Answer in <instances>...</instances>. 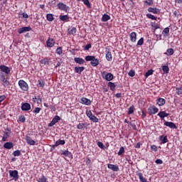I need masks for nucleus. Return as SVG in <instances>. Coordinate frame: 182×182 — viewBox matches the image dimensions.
Here are the masks:
<instances>
[{"label":"nucleus","instance_id":"nucleus-1","mask_svg":"<svg viewBox=\"0 0 182 182\" xmlns=\"http://www.w3.org/2000/svg\"><path fill=\"white\" fill-rule=\"evenodd\" d=\"M3 133L4 134L1 141H8L9 136H11V134H12V130L11 129V127H7L6 129H4Z\"/></svg>","mask_w":182,"mask_h":182},{"label":"nucleus","instance_id":"nucleus-2","mask_svg":"<svg viewBox=\"0 0 182 182\" xmlns=\"http://www.w3.org/2000/svg\"><path fill=\"white\" fill-rule=\"evenodd\" d=\"M18 86L23 92H28L29 90V85L23 80H18Z\"/></svg>","mask_w":182,"mask_h":182},{"label":"nucleus","instance_id":"nucleus-3","mask_svg":"<svg viewBox=\"0 0 182 182\" xmlns=\"http://www.w3.org/2000/svg\"><path fill=\"white\" fill-rule=\"evenodd\" d=\"M9 177L12 178V180H14V181H18L19 180V172L16 170H9Z\"/></svg>","mask_w":182,"mask_h":182},{"label":"nucleus","instance_id":"nucleus-4","mask_svg":"<svg viewBox=\"0 0 182 182\" xmlns=\"http://www.w3.org/2000/svg\"><path fill=\"white\" fill-rule=\"evenodd\" d=\"M102 75L103 79L107 80V82H110L113 80V79H114V75H113L112 73H107L106 74V71H104L103 73H102Z\"/></svg>","mask_w":182,"mask_h":182},{"label":"nucleus","instance_id":"nucleus-5","mask_svg":"<svg viewBox=\"0 0 182 182\" xmlns=\"http://www.w3.org/2000/svg\"><path fill=\"white\" fill-rule=\"evenodd\" d=\"M57 6L60 9V11H63L64 12H68L70 9V7L63 3H58L57 4Z\"/></svg>","mask_w":182,"mask_h":182},{"label":"nucleus","instance_id":"nucleus-6","mask_svg":"<svg viewBox=\"0 0 182 182\" xmlns=\"http://www.w3.org/2000/svg\"><path fill=\"white\" fill-rule=\"evenodd\" d=\"M148 113L150 116H153V114H156V113H159V108L153 105L152 107L148 108Z\"/></svg>","mask_w":182,"mask_h":182},{"label":"nucleus","instance_id":"nucleus-7","mask_svg":"<svg viewBox=\"0 0 182 182\" xmlns=\"http://www.w3.org/2000/svg\"><path fill=\"white\" fill-rule=\"evenodd\" d=\"M0 70L3 73H5V75H8L9 73H11V68L5 65H0Z\"/></svg>","mask_w":182,"mask_h":182},{"label":"nucleus","instance_id":"nucleus-8","mask_svg":"<svg viewBox=\"0 0 182 182\" xmlns=\"http://www.w3.org/2000/svg\"><path fill=\"white\" fill-rule=\"evenodd\" d=\"M21 109L22 112H29L31 110V104L28 102L21 103Z\"/></svg>","mask_w":182,"mask_h":182},{"label":"nucleus","instance_id":"nucleus-9","mask_svg":"<svg viewBox=\"0 0 182 182\" xmlns=\"http://www.w3.org/2000/svg\"><path fill=\"white\" fill-rule=\"evenodd\" d=\"M30 31H32V27L30 26L26 27H22L18 29V33L21 35L22 33H26V32H30Z\"/></svg>","mask_w":182,"mask_h":182},{"label":"nucleus","instance_id":"nucleus-10","mask_svg":"<svg viewBox=\"0 0 182 182\" xmlns=\"http://www.w3.org/2000/svg\"><path fill=\"white\" fill-rule=\"evenodd\" d=\"M55 43H56V41L50 37H49L46 41L47 48H53V46H55Z\"/></svg>","mask_w":182,"mask_h":182},{"label":"nucleus","instance_id":"nucleus-11","mask_svg":"<svg viewBox=\"0 0 182 182\" xmlns=\"http://www.w3.org/2000/svg\"><path fill=\"white\" fill-rule=\"evenodd\" d=\"M81 105H85V106H90L92 105V101L87 97H82L80 100Z\"/></svg>","mask_w":182,"mask_h":182},{"label":"nucleus","instance_id":"nucleus-12","mask_svg":"<svg viewBox=\"0 0 182 182\" xmlns=\"http://www.w3.org/2000/svg\"><path fill=\"white\" fill-rule=\"evenodd\" d=\"M107 51H106V54H105V58L107 59V60H108V62H112V60H113V56L112 55V50H110V48H106Z\"/></svg>","mask_w":182,"mask_h":182},{"label":"nucleus","instance_id":"nucleus-13","mask_svg":"<svg viewBox=\"0 0 182 182\" xmlns=\"http://www.w3.org/2000/svg\"><path fill=\"white\" fill-rule=\"evenodd\" d=\"M60 120V117L56 115L55 117L53 118L52 121L48 124V127H52L55 126V123H58Z\"/></svg>","mask_w":182,"mask_h":182},{"label":"nucleus","instance_id":"nucleus-14","mask_svg":"<svg viewBox=\"0 0 182 182\" xmlns=\"http://www.w3.org/2000/svg\"><path fill=\"white\" fill-rule=\"evenodd\" d=\"M107 168H109V170H112V171H119L120 169L119 168V166L112 164H107Z\"/></svg>","mask_w":182,"mask_h":182},{"label":"nucleus","instance_id":"nucleus-15","mask_svg":"<svg viewBox=\"0 0 182 182\" xmlns=\"http://www.w3.org/2000/svg\"><path fill=\"white\" fill-rule=\"evenodd\" d=\"M156 103L159 107L164 106L166 105V100L164 98L159 97L156 100Z\"/></svg>","mask_w":182,"mask_h":182},{"label":"nucleus","instance_id":"nucleus-16","mask_svg":"<svg viewBox=\"0 0 182 182\" xmlns=\"http://www.w3.org/2000/svg\"><path fill=\"white\" fill-rule=\"evenodd\" d=\"M164 124V126H166V127H170V129H177V126L176 125V124L171 122L165 121Z\"/></svg>","mask_w":182,"mask_h":182},{"label":"nucleus","instance_id":"nucleus-17","mask_svg":"<svg viewBox=\"0 0 182 182\" xmlns=\"http://www.w3.org/2000/svg\"><path fill=\"white\" fill-rule=\"evenodd\" d=\"M88 126L87 122L79 123L77 125V129L78 130H82V129H87Z\"/></svg>","mask_w":182,"mask_h":182},{"label":"nucleus","instance_id":"nucleus-18","mask_svg":"<svg viewBox=\"0 0 182 182\" xmlns=\"http://www.w3.org/2000/svg\"><path fill=\"white\" fill-rule=\"evenodd\" d=\"M26 141L30 146H35V144H36V142L28 135H26Z\"/></svg>","mask_w":182,"mask_h":182},{"label":"nucleus","instance_id":"nucleus-19","mask_svg":"<svg viewBox=\"0 0 182 182\" xmlns=\"http://www.w3.org/2000/svg\"><path fill=\"white\" fill-rule=\"evenodd\" d=\"M136 175L139 177V181H141V182H149L147 181V179H146V178H144V176H143V173H141V172L136 171Z\"/></svg>","mask_w":182,"mask_h":182},{"label":"nucleus","instance_id":"nucleus-20","mask_svg":"<svg viewBox=\"0 0 182 182\" xmlns=\"http://www.w3.org/2000/svg\"><path fill=\"white\" fill-rule=\"evenodd\" d=\"M76 32H77V28H76V27H71L68 29V35H73L75 36Z\"/></svg>","mask_w":182,"mask_h":182},{"label":"nucleus","instance_id":"nucleus-21","mask_svg":"<svg viewBox=\"0 0 182 182\" xmlns=\"http://www.w3.org/2000/svg\"><path fill=\"white\" fill-rule=\"evenodd\" d=\"M74 61L75 63H78V65H84V63H86V61L83 58L79 57H75Z\"/></svg>","mask_w":182,"mask_h":182},{"label":"nucleus","instance_id":"nucleus-22","mask_svg":"<svg viewBox=\"0 0 182 182\" xmlns=\"http://www.w3.org/2000/svg\"><path fill=\"white\" fill-rule=\"evenodd\" d=\"M129 37H130V40H131V42H136V41H137V33L134 31L132 32L130 34H129Z\"/></svg>","mask_w":182,"mask_h":182},{"label":"nucleus","instance_id":"nucleus-23","mask_svg":"<svg viewBox=\"0 0 182 182\" xmlns=\"http://www.w3.org/2000/svg\"><path fill=\"white\" fill-rule=\"evenodd\" d=\"M170 114L166 112V111H160L157 116H159L161 119H164V117H168Z\"/></svg>","mask_w":182,"mask_h":182},{"label":"nucleus","instance_id":"nucleus-24","mask_svg":"<svg viewBox=\"0 0 182 182\" xmlns=\"http://www.w3.org/2000/svg\"><path fill=\"white\" fill-rule=\"evenodd\" d=\"M99 63H100L99 59L96 58V57L94 56V58L91 60L90 65L94 68H96V66H98Z\"/></svg>","mask_w":182,"mask_h":182},{"label":"nucleus","instance_id":"nucleus-25","mask_svg":"<svg viewBox=\"0 0 182 182\" xmlns=\"http://www.w3.org/2000/svg\"><path fill=\"white\" fill-rule=\"evenodd\" d=\"M148 12H151L152 14H155L156 15H159L160 14V9H159L157 8L149 7L148 9Z\"/></svg>","mask_w":182,"mask_h":182},{"label":"nucleus","instance_id":"nucleus-26","mask_svg":"<svg viewBox=\"0 0 182 182\" xmlns=\"http://www.w3.org/2000/svg\"><path fill=\"white\" fill-rule=\"evenodd\" d=\"M61 156H65V157H70L72 155V152L69 151L68 150H61L60 151Z\"/></svg>","mask_w":182,"mask_h":182},{"label":"nucleus","instance_id":"nucleus-27","mask_svg":"<svg viewBox=\"0 0 182 182\" xmlns=\"http://www.w3.org/2000/svg\"><path fill=\"white\" fill-rule=\"evenodd\" d=\"M85 70V67H75L74 72L78 73V75H82V72Z\"/></svg>","mask_w":182,"mask_h":182},{"label":"nucleus","instance_id":"nucleus-28","mask_svg":"<svg viewBox=\"0 0 182 182\" xmlns=\"http://www.w3.org/2000/svg\"><path fill=\"white\" fill-rule=\"evenodd\" d=\"M159 140L161 141L162 144H165V143H168V139L167 138V136L161 135L159 136Z\"/></svg>","mask_w":182,"mask_h":182},{"label":"nucleus","instance_id":"nucleus-29","mask_svg":"<svg viewBox=\"0 0 182 182\" xmlns=\"http://www.w3.org/2000/svg\"><path fill=\"white\" fill-rule=\"evenodd\" d=\"M4 149H6L7 150H11V149H13L14 147V143L12 142H6L4 144Z\"/></svg>","mask_w":182,"mask_h":182},{"label":"nucleus","instance_id":"nucleus-30","mask_svg":"<svg viewBox=\"0 0 182 182\" xmlns=\"http://www.w3.org/2000/svg\"><path fill=\"white\" fill-rule=\"evenodd\" d=\"M151 26L154 28V32H156V29H160V32L163 30V28H160V25L156 22H151Z\"/></svg>","mask_w":182,"mask_h":182},{"label":"nucleus","instance_id":"nucleus-31","mask_svg":"<svg viewBox=\"0 0 182 182\" xmlns=\"http://www.w3.org/2000/svg\"><path fill=\"white\" fill-rule=\"evenodd\" d=\"M107 86L112 92H114L116 90V84H114V82H109Z\"/></svg>","mask_w":182,"mask_h":182},{"label":"nucleus","instance_id":"nucleus-32","mask_svg":"<svg viewBox=\"0 0 182 182\" xmlns=\"http://www.w3.org/2000/svg\"><path fill=\"white\" fill-rule=\"evenodd\" d=\"M55 15L52 14H46V19L47 21H48V22H52L53 21H55Z\"/></svg>","mask_w":182,"mask_h":182},{"label":"nucleus","instance_id":"nucleus-33","mask_svg":"<svg viewBox=\"0 0 182 182\" xmlns=\"http://www.w3.org/2000/svg\"><path fill=\"white\" fill-rule=\"evenodd\" d=\"M59 18L63 22H68L70 18L68 15H60Z\"/></svg>","mask_w":182,"mask_h":182},{"label":"nucleus","instance_id":"nucleus-34","mask_svg":"<svg viewBox=\"0 0 182 182\" xmlns=\"http://www.w3.org/2000/svg\"><path fill=\"white\" fill-rule=\"evenodd\" d=\"M162 35L165 37L168 36V35H170V28H165L162 31Z\"/></svg>","mask_w":182,"mask_h":182},{"label":"nucleus","instance_id":"nucleus-35","mask_svg":"<svg viewBox=\"0 0 182 182\" xmlns=\"http://www.w3.org/2000/svg\"><path fill=\"white\" fill-rule=\"evenodd\" d=\"M38 87H45V85H46V83L45 82V80L43 79H39L38 80Z\"/></svg>","mask_w":182,"mask_h":182},{"label":"nucleus","instance_id":"nucleus-36","mask_svg":"<svg viewBox=\"0 0 182 182\" xmlns=\"http://www.w3.org/2000/svg\"><path fill=\"white\" fill-rule=\"evenodd\" d=\"M107 21H110V16H109L108 14H103L102 17V22H107Z\"/></svg>","mask_w":182,"mask_h":182},{"label":"nucleus","instance_id":"nucleus-37","mask_svg":"<svg viewBox=\"0 0 182 182\" xmlns=\"http://www.w3.org/2000/svg\"><path fill=\"white\" fill-rule=\"evenodd\" d=\"M1 81L2 82V85L4 87H8V86L10 85L9 81H8L6 78H3L1 80Z\"/></svg>","mask_w":182,"mask_h":182},{"label":"nucleus","instance_id":"nucleus-38","mask_svg":"<svg viewBox=\"0 0 182 182\" xmlns=\"http://www.w3.org/2000/svg\"><path fill=\"white\" fill-rule=\"evenodd\" d=\"M36 100H38V104L42 103V99L41 98V95H37L33 97V102H34V103L36 102Z\"/></svg>","mask_w":182,"mask_h":182},{"label":"nucleus","instance_id":"nucleus-39","mask_svg":"<svg viewBox=\"0 0 182 182\" xmlns=\"http://www.w3.org/2000/svg\"><path fill=\"white\" fill-rule=\"evenodd\" d=\"M45 107H49V109H52L53 112H56V107L53 105H48V104H46V102L43 103Z\"/></svg>","mask_w":182,"mask_h":182},{"label":"nucleus","instance_id":"nucleus-40","mask_svg":"<svg viewBox=\"0 0 182 182\" xmlns=\"http://www.w3.org/2000/svg\"><path fill=\"white\" fill-rule=\"evenodd\" d=\"M26 121V117H25V115L21 114L18 116V119L17 122H20L21 123H25Z\"/></svg>","mask_w":182,"mask_h":182},{"label":"nucleus","instance_id":"nucleus-41","mask_svg":"<svg viewBox=\"0 0 182 182\" xmlns=\"http://www.w3.org/2000/svg\"><path fill=\"white\" fill-rule=\"evenodd\" d=\"M66 142L65 141V140H62V139H58L57 141H55V146H57V147L58 146H63Z\"/></svg>","mask_w":182,"mask_h":182},{"label":"nucleus","instance_id":"nucleus-42","mask_svg":"<svg viewBox=\"0 0 182 182\" xmlns=\"http://www.w3.org/2000/svg\"><path fill=\"white\" fill-rule=\"evenodd\" d=\"M167 56H171V55H174V50L173 48H168L166 50V53Z\"/></svg>","mask_w":182,"mask_h":182},{"label":"nucleus","instance_id":"nucleus-43","mask_svg":"<svg viewBox=\"0 0 182 182\" xmlns=\"http://www.w3.org/2000/svg\"><path fill=\"white\" fill-rule=\"evenodd\" d=\"M90 119H91L92 122H93V123H98L99 122V118L97 117L96 116L93 115V114L91 116Z\"/></svg>","mask_w":182,"mask_h":182},{"label":"nucleus","instance_id":"nucleus-44","mask_svg":"<svg viewBox=\"0 0 182 182\" xmlns=\"http://www.w3.org/2000/svg\"><path fill=\"white\" fill-rule=\"evenodd\" d=\"M40 63L41 65H49V59L48 58H44L41 60Z\"/></svg>","mask_w":182,"mask_h":182},{"label":"nucleus","instance_id":"nucleus-45","mask_svg":"<svg viewBox=\"0 0 182 182\" xmlns=\"http://www.w3.org/2000/svg\"><path fill=\"white\" fill-rule=\"evenodd\" d=\"M55 53L59 55H62V53H63V49L62 48V47H58L55 50Z\"/></svg>","mask_w":182,"mask_h":182},{"label":"nucleus","instance_id":"nucleus-46","mask_svg":"<svg viewBox=\"0 0 182 182\" xmlns=\"http://www.w3.org/2000/svg\"><path fill=\"white\" fill-rule=\"evenodd\" d=\"M82 2H83L84 5H85L87 8H92V5L90 4V1H89V0H82Z\"/></svg>","mask_w":182,"mask_h":182},{"label":"nucleus","instance_id":"nucleus-47","mask_svg":"<svg viewBox=\"0 0 182 182\" xmlns=\"http://www.w3.org/2000/svg\"><path fill=\"white\" fill-rule=\"evenodd\" d=\"M153 73H154V70H149L145 73V77H146V79H147V77H149V76H151V75H153Z\"/></svg>","mask_w":182,"mask_h":182},{"label":"nucleus","instance_id":"nucleus-48","mask_svg":"<svg viewBox=\"0 0 182 182\" xmlns=\"http://www.w3.org/2000/svg\"><path fill=\"white\" fill-rule=\"evenodd\" d=\"M144 43V38H141L136 43V46H141Z\"/></svg>","mask_w":182,"mask_h":182},{"label":"nucleus","instance_id":"nucleus-49","mask_svg":"<svg viewBox=\"0 0 182 182\" xmlns=\"http://www.w3.org/2000/svg\"><path fill=\"white\" fill-rule=\"evenodd\" d=\"M162 70L164 73H168V72H170V68H168V66L167 65H163Z\"/></svg>","mask_w":182,"mask_h":182},{"label":"nucleus","instance_id":"nucleus-50","mask_svg":"<svg viewBox=\"0 0 182 182\" xmlns=\"http://www.w3.org/2000/svg\"><path fill=\"white\" fill-rule=\"evenodd\" d=\"M146 16L149 18L151 19L152 21H156L157 20V17L154 16L153 14H147Z\"/></svg>","mask_w":182,"mask_h":182},{"label":"nucleus","instance_id":"nucleus-51","mask_svg":"<svg viewBox=\"0 0 182 182\" xmlns=\"http://www.w3.org/2000/svg\"><path fill=\"white\" fill-rule=\"evenodd\" d=\"M134 113V105H132L128 109V114H133Z\"/></svg>","mask_w":182,"mask_h":182},{"label":"nucleus","instance_id":"nucleus-52","mask_svg":"<svg viewBox=\"0 0 182 182\" xmlns=\"http://www.w3.org/2000/svg\"><path fill=\"white\" fill-rule=\"evenodd\" d=\"M98 147H100V149H102V150H105V149H106V146H105L104 144H102V141H98L97 143Z\"/></svg>","mask_w":182,"mask_h":182},{"label":"nucleus","instance_id":"nucleus-53","mask_svg":"<svg viewBox=\"0 0 182 182\" xmlns=\"http://www.w3.org/2000/svg\"><path fill=\"white\" fill-rule=\"evenodd\" d=\"M122 154H124V146H121L118 151V156H122Z\"/></svg>","mask_w":182,"mask_h":182},{"label":"nucleus","instance_id":"nucleus-54","mask_svg":"<svg viewBox=\"0 0 182 182\" xmlns=\"http://www.w3.org/2000/svg\"><path fill=\"white\" fill-rule=\"evenodd\" d=\"M85 59L87 62H92V60L94 59V56L93 55H87V56H85Z\"/></svg>","mask_w":182,"mask_h":182},{"label":"nucleus","instance_id":"nucleus-55","mask_svg":"<svg viewBox=\"0 0 182 182\" xmlns=\"http://www.w3.org/2000/svg\"><path fill=\"white\" fill-rule=\"evenodd\" d=\"M41 110H42L41 107H36L34 110H33V113L38 114V113H41Z\"/></svg>","mask_w":182,"mask_h":182},{"label":"nucleus","instance_id":"nucleus-56","mask_svg":"<svg viewBox=\"0 0 182 182\" xmlns=\"http://www.w3.org/2000/svg\"><path fill=\"white\" fill-rule=\"evenodd\" d=\"M129 76H130L131 77H134V75H136V72L134 71V70H129V72L128 73Z\"/></svg>","mask_w":182,"mask_h":182},{"label":"nucleus","instance_id":"nucleus-57","mask_svg":"<svg viewBox=\"0 0 182 182\" xmlns=\"http://www.w3.org/2000/svg\"><path fill=\"white\" fill-rule=\"evenodd\" d=\"M13 155L14 156V157H18V156H21V151L19 150L14 151L13 153Z\"/></svg>","mask_w":182,"mask_h":182},{"label":"nucleus","instance_id":"nucleus-58","mask_svg":"<svg viewBox=\"0 0 182 182\" xmlns=\"http://www.w3.org/2000/svg\"><path fill=\"white\" fill-rule=\"evenodd\" d=\"M86 114H87V117H89V119H90L93 115V113L92 112V111L90 109H87Z\"/></svg>","mask_w":182,"mask_h":182},{"label":"nucleus","instance_id":"nucleus-59","mask_svg":"<svg viewBox=\"0 0 182 182\" xmlns=\"http://www.w3.org/2000/svg\"><path fill=\"white\" fill-rule=\"evenodd\" d=\"M145 5H148V6H151L153 4V0H146L144 1Z\"/></svg>","mask_w":182,"mask_h":182},{"label":"nucleus","instance_id":"nucleus-60","mask_svg":"<svg viewBox=\"0 0 182 182\" xmlns=\"http://www.w3.org/2000/svg\"><path fill=\"white\" fill-rule=\"evenodd\" d=\"M151 150H152V151H159V149L157 148V146L156 145H151Z\"/></svg>","mask_w":182,"mask_h":182},{"label":"nucleus","instance_id":"nucleus-61","mask_svg":"<svg viewBox=\"0 0 182 182\" xmlns=\"http://www.w3.org/2000/svg\"><path fill=\"white\" fill-rule=\"evenodd\" d=\"M177 95H182V87L176 88Z\"/></svg>","mask_w":182,"mask_h":182},{"label":"nucleus","instance_id":"nucleus-62","mask_svg":"<svg viewBox=\"0 0 182 182\" xmlns=\"http://www.w3.org/2000/svg\"><path fill=\"white\" fill-rule=\"evenodd\" d=\"M90 48H92V44L88 43L84 48V50H89V49H90Z\"/></svg>","mask_w":182,"mask_h":182},{"label":"nucleus","instance_id":"nucleus-63","mask_svg":"<svg viewBox=\"0 0 182 182\" xmlns=\"http://www.w3.org/2000/svg\"><path fill=\"white\" fill-rule=\"evenodd\" d=\"M156 164H163V160L161 159H156L155 161Z\"/></svg>","mask_w":182,"mask_h":182},{"label":"nucleus","instance_id":"nucleus-64","mask_svg":"<svg viewBox=\"0 0 182 182\" xmlns=\"http://www.w3.org/2000/svg\"><path fill=\"white\" fill-rule=\"evenodd\" d=\"M22 18H26V19H28V18H29V16L28 15L27 13H23L22 14Z\"/></svg>","mask_w":182,"mask_h":182}]
</instances>
